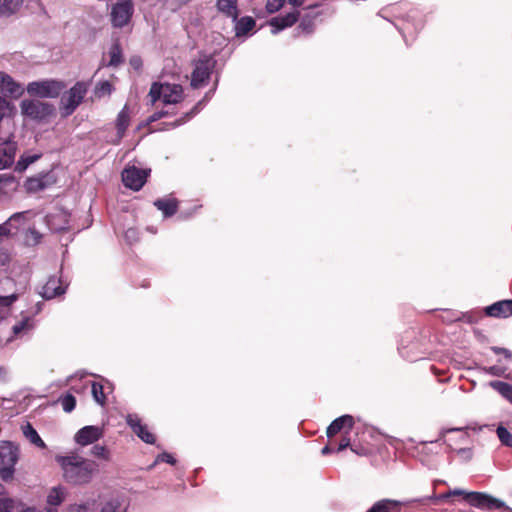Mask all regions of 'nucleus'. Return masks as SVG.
<instances>
[{
    "label": "nucleus",
    "mask_w": 512,
    "mask_h": 512,
    "mask_svg": "<svg viewBox=\"0 0 512 512\" xmlns=\"http://www.w3.org/2000/svg\"><path fill=\"white\" fill-rule=\"evenodd\" d=\"M56 460L63 470L65 480L72 484L89 483L98 471L96 462L76 454L57 456Z\"/></svg>",
    "instance_id": "1"
},
{
    "label": "nucleus",
    "mask_w": 512,
    "mask_h": 512,
    "mask_svg": "<svg viewBox=\"0 0 512 512\" xmlns=\"http://www.w3.org/2000/svg\"><path fill=\"white\" fill-rule=\"evenodd\" d=\"M89 88V81H78L62 94L59 106L63 116L71 115L78 108Z\"/></svg>",
    "instance_id": "2"
},
{
    "label": "nucleus",
    "mask_w": 512,
    "mask_h": 512,
    "mask_svg": "<svg viewBox=\"0 0 512 512\" xmlns=\"http://www.w3.org/2000/svg\"><path fill=\"white\" fill-rule=\"evenodd\" d=\"M149 96L152 104L162 100L164 104H177L184 98L183 88L179 84L158 83L152 84Z\"/></svg>",
    "instance_id": "3"
},
{
    "label": "nucleus",
    "mask_w": 512,
    "mask_h": 512,
    "mask_svg": "<svg viewBox=\"0 0 512 512\" xmlns=\"http://www.w3.org/2000/svg\"><path fill=\"white\" fill-rule=\"evenodd\" d=\"M18 457L19 450L16 445L9 441L0 442V477L3 481L13 479Z\"/></svg>",
    "instance_id": "4"
},
{
    "label": "nucleus",
    "mask_w": 512,
    "mask_h": 512,
    "mask_svg": "<svg viewBox=\"0 0 512 512\" xmlns=\"http://www.w3.org/2000/svg\"><path fill=\"white\" fill-rule=\"evenodd\" d=\"M470 505L478 508L486 509H499L504 506V502L496 499L488 494L480 492H466L462 489L450 490V505L452 504V497H460Z\"/></svg>",
    "instance_id": "5"
},
{
    "label": "nucleus",
    "mask_w": 512,
    "mask_h": 512,
    "mask_svg": "<svg viewBox=\"0 0 512 512\" xmlns=\"http://www.w3.org/2000/svg\"><path fill=\"white\" fill-rule=\"evenodd\" d=\"M64 88L65 84L60 80L44 79L28 83L26 90L31 96L39 98H56L61 94Z\"/></svg>",
    "instance_id": "6"
},
{
    "label": "nucleus",
    "mask_w": 512,
    "mask_h": 512,
    "mask_svg": "<svg viewBox=\"0 0 512 512\" xmlns=\"http://www.w3.org/2000/svg\"><path fill=\"white\" fill-rule=\"evenodd\" d=\"M21 113L32 120L42 121L54 114V105L37 99H24L20 103Z\"/></svg>",
    "instance_id": "7"
},
{
    "label": "nucleus",
    "mask_w": 512,
    "mask_h": 512,
    "mask_svg": "<svg viewBox=\"0 0 512 512\" xmlns=\"http://www.w3.org/2000/svg\"><path fill=\"white\" fill-rule=\"evenodd\" d=\"M134 14L133 0H116L110 9V21L114 28H124L131 22Z\"/></svg>",
    "instance_id": "8"
},
{
    "label": "nucleus",
    "mask_w": 512,
    "mask_h": 512,
    "mask_svg": "<svg viewBox=\"0 0 512 512\" xmlns=\"http://www.w3.org/2000/svg\"><path fill=\"white\" fill-rule=\"evenodd\" d=\"M215 67V60L210 56H203L199 58L194 65V70L191 75V86L199 88L204 85L205 81L209 79L212 70Z\"/></svg>",
    "instance_id": "9"
},
{
    "label": "nucleus",
    "mask_w": 512,
    "mask_h": 512,
    "mask_svg": "<svg viewBox=\"0 0 512 512\" xmlns=\"http://www.w3.org/2000/svg\"><path fill=\"white\" fill-rule=\"evenodd\" d=\"M150 170L128 166L122 172L123 184L132 190L138 191L145 184Z\"/></svg>",
    "instance_id": "10"
},
{
    "label": "nucleus",
    "mask_w": 512,
    "mask_h": 512,
    "mask_svg": "<svg viewBox=\"0 0 512 512\" xmlns=\"http://www.w3.org/2000/svg\"><path fill=\"white\" fill-rule=\"evenodd\" d=\"M24 87L9 74L0 71V92L5 96L17 99L24 94Z\"/></svg>",
    "instance_id": "11"
},
{
    "label": "nucleus",
    "mask_w": 512,
    "mask_h": 512,
    "mask_svg": "<svg viewBox=\"0 0 512 512\" xmlns=\"http://www.w3.org/2000/svg\"><path fill=\"white\" fill-rule=\"evenodd\" d=\"M104 435L102 427L99 426H85L81 428L74 437L77 444L81 446H87L98 441Z\"/></svg>",
    "instance_id": "12"
},
{
    "label": "nucleus",
    "mask_w": 512,
    "mask_h": 512,
    "mask_svg": "<svg viewBox=\"0 0 512 512\" xmlns=\"http://www.w3.org/2000/svg\"><path fill=\"white\" fill-rule=\"evenodd\" d=\"M127 424L133 432L144 442L153 444L155 442L154 435L148 430L146 425L141 423V419L136 414H129L126 417Z\"/></svg>",
    "instance_id": "13"
},
{
    "label": "nucleus",
    "mask_w": 512,
    "mask_h": 512,
    "mask_svg": "<svg viewBox=\"0 0 512 512\" xmlns=\"http://www.w3.org/2000/svg\"><path fill=\"white\" fill-rule=\"evenodd\" d=\"M17 143L10 139L0 143V169L10 167L15 161Z\"/></svg>",
    "instance_id": "14"
},
{
    "label": "nucleus",
    "mask_w": 512,
    "mask_h": 512,
    "mask_svg": "<svg viewBox=\"0 0 512 512\" xmlns=\"http://www.w3.org/2000/svg\"><path fill=\"white\" fill-rule=\"evenodd\" d=\"M299 15H300V13L298 11H294V12H290L284 16H278V17L272 18L269 21V25L272 27V30H271L272 34L275 35V34L279 33L281 30L294 25L297 22Z\"/></svg>",
    "instance_id": "15"
},
{
    "label": "nucleus",
    "mask_w": 512,
    "mask_h": 512,
    "mask_svg": "<svg viewBox=\"0 0 512 512\" xmlns=\"http://www.w3.org/2000/svg\"><path fill=\"white\" fill-rule=\"evenodd\" d=\"M486 315L496 318H506L512 315V300H502L485 308Z\"/></svg>",
    "instance_id": "16"
},
{
    "label": "nucleus",
    "mask_w": 512,
    "mask_h": 512,
    "mask_svg": "<svg viewBox=\"0 0 512 512\" xmlns=\"http://www.w3.org/2000/svg\"><path fill=\"white\" fill-rule=\"evenodd\" d=\"M46 219L47 224L52 231L59 232L68 228L69 215L61 209L54 213H50L47 215Z\"/></svg>",
    "instance_id": "17"
},
{
    "label": "nucleus",
    "mask_w": 512,
    "mask_h": 512,
    "mask_svg": "<svg viewBox=\"0 0 512 512\" xmlns=\"http://www.w3.org/2000/svg\"><path fill=\"white\" fill-rule=\"evenodd\" d=\"M66 286L56 277H51L45 283L42 289V296L46 299H52L65 293Z\"/></svg>",
    "instance_id": "18"
},
{
    "label": "nucleus",
    "mask_w": 512,
    "mask_h": 512,
    "mask_svg": "<svg viewBox=\"0 0 512 512\" xmlns=\"http://www.w3.org/2000/svg\"><path fill=\"white\" fill-rule=\"evenodd\" d=\"M128 503L123 496H112L102 505L100 512H126Z\"/></svg>",
    "instance_id": "19"
},
{
    "label": "nucleus",
    "mask_w": 512,
    "mask_h": 512,
    "mask_svg": "<svg viewBox=\"0 0 512 512\" xmlns=\"http://www.w3.org/2000/svg\"><path fill=\"white\" fill-rule=\"evenodd\" d=\"M354 425L353 417L350 415H343L335 419L327 428V436L332 437L342 429L347 428L348 431L352 429Z\"/></svg>",
    "instance_id": "20"
},
{
    "label": "nucleus",
    "mask_w": 512,
    "mask_h": 512,
    "mask_svg": "<svg viewBox=\"0 0 512 512\" xmlns=\"http://www.w3.org/2000/svg\"><path fill=\"white\" fill-rule=\"evenodd\" d=\"M130 124V110L127 105L119 112L116 119L117 129V142H119L125 134L126 129Z\"/></svg>",
    "instance_id": "21"
},
{
    "label": "nucleus",
    "mask_w": 512,
    "mask_h": 512,
    "mask_svg": "<svg viewBox=\"0 0 512 512\" xmlns=\"http://www.w3.org/2000/svg\"><path fill=\"white\" fill-rule=\"evenodd\" d=\"M217 8L227 17H231L233 21L237 20L239 15L237 0H217Z\"/></svg>",
    "instance_id": "22"
},
{
    "label": "nucleus",
    "mask_w": 512,
    "mask_h": 512,
    "mask_svg": "<svg viewBox=\"0 0 512 512\" xmlns=\"http://www.w3.org/2000/svg\"><path fill=\"white\" fill-rule=\"evenodd\" d=\"M22 432L26 439L29 440L31 444L41 449L46 448V444L30 423H26L25 425L22 426Z\"/></svg>",
    "instance_id": "23"
},
{
    "label": "nucleus",
    "mask_w": 512,
    "mask_h": 512,
    "mask_svg": "<svg viewBox=\"0 0 512 512\" xmlns=\"http://www.w3.org/2000/svg\"><path fill=\"white\" fill-rule=\"evenodd\" d=\"M24 0H0V17H9L15 14L22 6Z\"/></svg>",
    "instance_id": "24"
},
{
    "label": "nucleus",
    "mask_w": 512,
    "mask_h": 512,
    "mask_svg": "<svg viewBox=\"0 0 512 512\" xmlns=\"http://www.w3.org/2000/svg\"><path fill=\"white\" fill-rule=\"evenodd\" d=\"M66 497V491L62 486L52 487L47 494V504L50 506L60 505Z\"/></svg>",
    "instance_id": "25"
},
{
    "label": "nucleus",
    "mask_w": 512,
    "mask_h": 512,
    "mask_svg": "<svg viewBox=\"0 0 512 512\" xmlns=\"http://www.w3.org/2000/svg\"><path fill=\"white\" fill-rule=\"evenodd\" d=\"M154 205L162 211L165 217L172 216L177 210V202L175 199H158Z\"/></svg>",
    "instance_id": "26"
},
{
    "label": "nucleus",
    "mask_w": 512,
    "mask_h": 512,
    "mask_svg": "<svg viewBox=\"0 0 512 512\" xmlns=\"http://www.w3.org/2000/svg\"><path fill=\"white\" fill-rule=\"evenodd\" d=\"M235 22V31L237 36H242L250 32L255 26V20L252 17L246 16L238 19Z\"/></svg>",
    "instance_id": "27"
},
{
    "label": "nucleus",
    "mask_w": 512,
    "mask_h": 512,
    "mask_svg": "<svg viewBox=\"0 0 512 512\" xmlns=\"http://www.w3.org/2000/svg\"><path fill=\"white\" fill-rule=\"evenodd\" d=\"M495 391L512 404V385L502 381H491L489 383Z\"/></svg>",
    "instance_id": "28"
},
{
    "label": "nucleus",
    "mask_w": 512,
    "mask_h": 512,
    "mask_svg": "<svg viewBox=\"0 0 512 512\" xmlns=\"http://www.w3.org/2000/svg\"><path fill=\"white\" fill-rule=\"evenodd\" d=\"M41 157V154H31V153H25L21 155L20 159L17 161L15 170L17 172H23L25 171L29 165L37 161Z\"/></svg>",
    "instance_id": "29"
},
{
    "label": "nucleus",
    "mask_w": 512,
    "mask_h": 512,
    "mask_svg": "<svg viewBox=\"0 0 512 512\" xmlns=\"http://www.w3.org/2000/svg\"><path fill=\"white\" fill-rule=\"evenodd\" d=\"M29 215L30 214L27 211L15 213L12 216H10L9 219L3 224H9V233L11 234V229L20 228L28 220Z\"/></svg>",
    "instance_id": "30"
},
{
    "label": "nucleus",
    "mask_w": 512,
    "mask_h": 512,
    "mask_svg": "<svg viewBox=\"0 0 512 512\" xmlns=\"http://www.w3.org/2000/svg\"><path fill=\"white\" fill-rule=\"evenodd\" d=\"M397 505V501L384 499L375 503L367 512H391V509Z\"/></svg>",
    "instance_id": "31"
},
{
    "label": "nucleus",
    "mask_w": 512,
    "mask_h": 512,
    "mask_svg": "<svg viewBox=\"0 0 512 512\" xmlns=\"http://www.w3.org/2000/svg\"><path fill=\"white\" fill-rule=\"evenodd\" d=\"M91 392L94 400L101 406H104L106 403V396L104 393V387L102 384L98 382H92Z\"/></svg>",
    "instance_id": "32"
},
{
    "label": "nucleus",
    "mask_w": 512,
    "mask_h": 512,
    "mask_svg": "<svg viewBox=\"0 0 512 512\" xmlns=\"http://www.w3.org/2000/svg\"><path fill=\"white\" fill-rule=\"evenodd\" d=\"M109 65L118 66L122 62V50L118 43H114L109 50Z\"/></svg>",
    "instance_id": "33"
},
{
    "label": "nucleus",
    "mask_w": 512,
    "mask_h": 512,
    "mask_svg": "<svg viewBox=\"0 0 512 512\" xmlns=\"http://www.w3.org/2000/svg\"><path fill=\"white\" fill-rule=\"evenodd\" d=\"M15 300V295L0 297V321L9 314L10 306Z\"/></svg>",
    "instance_id": "34"
},
{
    "label": "nucleus",
    "mask_w": 512,
    "mask_h": 512,
    "mask_svg": "<svg viewBox=\"0 0 512 512\" xmlns=\"http://www.w3.org/2000/svg\"><path fill=\"white\" fill-rule=\"evenodd\" d=\"M497 436L500 442L507 446L512 447V433L509 432L505 427L499 426L496 430Z\"/></svg>",
    "instance_id": "35"
},
{
    "label": "nucleus",
    "mask_w": 512,
    "mask_h": 512,
    "mask_svg": "<svg viewBox=\"0 0 512 512\" xmlns=\"http://www.w3.org/2000/svg\"><path fill=\"white\" fill-rule=\"evenodd\" d=\"M112 92V85L108 81L100 82L94 90L96 97L101 98L106 95H110Z\"/></svg>",
    "instance_id": "36"
},
{
    "label": "nucleus",
    "mask_w": 512,
    "mask_h": 512,
    "mask_svg": "<svg viewBox=\"0 0 512 512\" xmlns=\"http://www.w3.org/2000/svg\"><path fill=\"white\" fill-rule=\"evenodd\" d=\"M298 30H300L302 33H305V34H310L312 33L313 29H314V18L312 17H304L298 28Z\"/></svg>",
    "instance_id": "37"
},
{
    "label": "nucleus",
    "mask_w": 512,
    "mask_h": 512,
    "mask_svg": "<svg viewBox=\"0 0 512 512\" xmlns=\"http://www.w3.org/2000/svg\"><path fill=\"white\" fill-rule=\"evenodd\" d=\"M61 405L65 412H71L76 405L75 397L71 394H67L61 398Z\"/></svg>",
    "instance_id": "38"
},
{
    "label": "nucleus",
    "mask_w": 512,
    "mask_h": 512,
    "mask_svg": "<svg viewBox=\"0 0 512 512\" xmlns=\"http://www.w3.org/2000/svg\"><path fill=\"white\" fill-rule=\"evenodd\" d=\"M191 0H163L164 5L167 9L175 12L179 10L181 7L189 3Z\"/></svg>",
    "instance_id": "39"
},
{
    "label": "nucleus",
    "mask_w": 512,
    "mask_h": 512,
    "mask_svg": "<svg viewBox=\"0 0 512 512\" xmlns=\"http://www.w3.org/2000/svg\"><path fill=\"white\" fill-rule=\"evenodd\" d=\"M91 453H92V455H94L97 458H101L104 460L109 459V452L107 451L105 446L95 445V446H93Z\"/></svg>",
    "instance_id": "40"
},
{
    "label": "nucleus",
    "mask_w": 512,
    "mask_h": 512,
    "mask_svg": "<svg viewBox=\"0 0 512 512\" xmlns=\"http://www.w3.org/2000/svg\"><path fill=\"white\" fill-rule=\"evenodd\" d=\"M456 455L460 458L461 461L467 462L473 457L472 448H459L454 450Z\"/></svg>",
    "instance_id": "41"
},
{
    "label": "nucleus",
    "mask_w": 512,
    "mask_h": 512,
    "mask_svg": "<svg viewBox=\"0 0 512 512\" xmlns=\"http://www.w3.org/2000/svg\"><path fill=\"white\" fill-rule=\"evenodd\" d=\"M284 3L285 0H268L266 10L268 13H275L283 7Z\"/></svg>",
    "instance_id": "42"
},
{
    "label": "nucleus",
    "mask_w": 512,
    "mask_h": 512,
    "mask_svg": "<svg viewBox=\"0 0 512 512\" xmlns=\"http://www.w3.org/2000/svg\"><path fill=\"white\" fill-rule=\"evenodd\" d=\"M14 501L10 498H0V512H11Z\"/></svg>",
    "instance_id": "43"
},
{
    "label": "nucleus",
    "mask_w": 512,
    "mask_h": 512,
    "mask_svg": "<svg viewBox=\"0 0 512 512\" xmlns=\"http://www.w3.org/2000/svg\"><path fill=\"white\" fill-rule=\"evenodd\" d=\"M485 371H486V373H488L492 376L502 377L505 375L506 369L495 365V366L485 368Z\"/></svg>",
    "instance_id": "44"
},
{
    "label": "nucleus",
    "mask_w": 512,
    "mask_h": 512,
    "mask_svg": "<svg viewBox=\"0 0 512 512\" xmlns=\"http://www.w3.org/2000/svg\"><path fill=\"white\" fill-rule=\"evenodd\" d=\"M491 350L495 353V354H501L503 355L506 359L512 361V352L506 348H502V347H492Z\"/></svg>",
    "instance_id": "45"
},
{
    "label": "nucleus",
    "mask_w": 512,
    "mask_h": 512,
    "mask_svg": "<svg viewBox=\"0 0 512 512\" xmlns=\"http://www.w3.org/2000/svg\"><path fill=\"white\" fill-rule=\"evenodd\" d=\"M125 238L129 243H132L138 239V231L134 228H129L125 232Z\"/></svg>",
    "instance_id": "46"
},
{
    "label": "nucleus",
    "mask_w": 512,
    "mask_h": 512,
    "mask_svg": "<svg viewBox=\"0 0 512 512\" xmlns=\"http://www.w3.org/2000/svg\"><path fill=\"white\" fill-rule=\"evenodd\" d=\"M156 461L157 462L158 461L166 462V463H169L171 465H174L175 462H176L175 459L173 458V456L171 454H169V453H162V454H160L157 457Z\"/></svg>",
    "instance_id": "47"
},
{
    "label": "nucleus",
    "mask_w": 512,
    "mask_h": 512,
    "mask_svg": "<svg viewBox=\"0 0 512 512\" xmlns=\"http://www.w3.org/2000/svg\"><path fill=\"white\" fill-rule=\"evenodd\" d=\"M9 233V224H0V244L8 238Z\"/></svg>",
    "instance_id": "48"
},
{
    "label": "nucleus",
    "mask_w": 512,
    "mask_h": 512,
    "mask_svg": "<svg viewBox=\"0 0 512 512\" xmlns=\"http://www.w3.org/2000/svg\"><path fill=\"white\" fill-rule=\"evenodd\" d=\"M27 325H28V320H23V321H21V322H19V323L15 324V325L13 326V328H12L13 333H14L15 335L20 334V333H21V332H22V331L27 327Z\"/></svg>",
    "instance_id": "49"
},
{
    "label": "nucleus",
    "mask_w": 512,
    "mask_h": 512,
    "mask_svg": "<svg viewBox=\"0 0 512 512\" xmlns=\"http://www.w3.org/2000/svg\"><path fill=\"white\" fill-rule=\"evenodd\" d=\"M350 446V439L347 437V436H344L340 443H339V446L337 448V451H342L344 450L345 448L349 447Z\"/></svg>",
    "instance_id": "50"
},
{
    "label": "nucleus",
    "mask_w": 512,
    "mask_h": 512,
    "mask_svg": "<svg viewBox=\"0 0 512 512\" xmlns=\"http://www.w3.org/2000/svg\"><path fill=\"white\" fill-rule=\"evenodd\" d=\"M27 185H28V189H30V190L42 188L40 180H38V179H30L28 181Z\"/></svg>",
    "instance_id": "51"
},
{
    "label": "nucleus",
    "mask_w": 512,
    "mask_h": 512,
    "mask_svg": "<svg viewBox=\"0 0 512 512\" xmlns=\"http://www.w3.org/2000/svg\"><path fill=\"white\" fill-rule=\"evenodd\" d=\"M433 373L438 377L439 382H446L447 379L441 378L440 376L443 375L445 372L443 370L438 369L435 366H432Z\"/></svg>",
    "instance_id": "52"
},
{
    "label": "nucleus",
    "mask_w": 512,
    "mask_h": 512,
    "mask_svg": "<svg viewBox=\"0 0 512 512\" xmlns=\"http://www.w3.org/2000/svg\"><path fill=\"white\" fill-rule=\"evenodd\" d=\"M8 106V102L0 96V118L2 119L3 118V115H4V110L6 109V107Z\"/></svg>",
    "instance_id": "53"
},
{
    "label": "nucleus",
    "mask_w": 512,
    "mask_h": 512,
    "mask_svg": "<svg viewBox=\"0 0 512 512\" xmlns=\"http://www.w3.org/2000/svg\"><path fill=\"white\" fill-rule=\"evenodd\" d=\"M7 375H8L7 369L3 366H0V381L5 380Z\"/></svg>",
    "instance_id": "54"
},
{
    "label": "nucleus",
    "mask_w": 512,
    "mask_h": 512,
    "mask_svg": "<svg viewBox=\"0 0 512 512\" xmlns=\"http://www.w3.org/2000/svg\"><path fill=\"white\" fill-rule=\"evenodd\" d=\"M288 2H289V4H291L292 6L300 7L301 5H303L304 0H288Z\"/></svg>",
    "instance_id": "55"
},
{
    "label": "nucleus",
    "mask_w": 512,
    "mask_h": 512,
    "mask_svg": "<svg viewBox=\"0 0 512 512\" xmlns=\"http://www.w3.org/2000/svg\"><path fill=\"white\" fill-rule=\"evenodd\" d=\"M131 65L135 68H139V66L141 65V60L139 58H133L131 59Z\"/></svg>",
    "instance_id": "56"
},
{
    "label": "nucleus",
    "mask_w": 512,
    "mask_h": 512,
    "mask_svg": "<svg viewBox=\"0 0 512 512\" xmlns=\"http://www.w3.org/2000/svg\"><path fill=\"white\" fill-rule=\"evenodd\" d=\"M434 498L435 500H444L448 498V492L441 493L438 496L435 495Z\"/></svg>",
    "instance_id": "57"
},
{
    "label": "nucleus",
    "mask_w": 512,
    "mask_h": 512,
    "mask_svg": "<svg viewBox=\"0 0 512 512\" xmlns=\"http://www.w3.org/2000/svg\"><path fill=\"white\" fill-rule=\"evenodd\" d=\"M331 451L332 450L329 446H325L322 448L321 453H322V455H328L329 453H331Z\"/></svg>",
    "instance_id": "58"
},
{
    "label": "nucleus",
    "mask_w": 512,
    "mask_h": 512,
    "mask_svg": "<svg viewBox=\"0 0 512 512\" xmlns=\"http://www.w3.org/2000/svg\"><path fill=\"white\" fill-rule=\"evenodd\" d=\"M164 114L162 112H158V113H155L152 117H151V120L154 121V120H158L160 119Z\"/></svg>",
    "instance_id": "59"
},
{
    "label": "nucleus",
    "mask_w": 512,
    "mask_h": 512,
    "mask_svg": "<svg viewBox=\"0 0 512 512\" xmlns=\"http://www.w3.org/2000/svg\"><path fill=\"white\" fill-rule=\"evenodd\" d=\"M5 491L4 486L0 483V495L3 494Z\"/></svg>",
    "instance_id": "60"
},
{
    "label": "nucleus",
    "mask_w": 512,
    "mask_h": 512,
    "mask_svg": "<svg viewBox=\"0 0 512 512\" xmlns=\"http://www.w3.org/2000/svg\"><path fill=\"white\" fill-rule=\"evenodd\" d=\"M182 123H183L182 121H177V122L173 123V127H176V126H178V125H180Z\"/></svg>",
    "instance_id": "61"
},
{
    "label": "nucleus",
    "mask_w": 512,
    "mask_h": 512,
    "mask_svg": "<svg viewBox=\"0 0 512 512\" xmlns=\"http://www.w3.org/2000/svg\"><path fill=\"white\" fill-rule=\"evenodd\" d=\"M75 376H79V378H83L84 377V373H76Z\"/></svg>",
    "instance_id": "62"
},
{
    "label": "nucleus",
    "mask_w": 512,
    "mask_h": 512,
    "mask_svg": "<svg viewBox=\"0 0 512 512\" xmlns=\"http://www.w3.org/2000/svg\"><path fill=\"white\" fill-rule=\"evenodd\" d=\"M404 357H406V358H407V359H409V360H413V358H412V357H410L409 355H405Z\"/></svg>",
    "instance_id": "63"
}]
</instances>
